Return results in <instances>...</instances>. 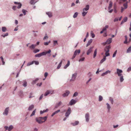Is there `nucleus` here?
<instances>
[{
  "mask_svg": "<svg viewBox=\"0 0 131 131\" xmlns=\"http://www.w3.org/2000/svg\"><path fill=\"white\" fill-rule=\"evenodd\" d=\"M47 118V116H45L43 117H40L39 118H37L36 120L37 122L39 124H41L44 122L46 121Z\"/></svg>",
  "mask_w": 131,
  "mask_h": 131,
  "instance_id": "nucleus-1",
  "label": "nucleus"
},
{
  "mask_svg": "<svg viewBox=\"0 0 131 131\" xmlns=\"http://www.w3.org/2000/svg\"><path fill=\"white\" fill-rule=\"evenodd\" d=\"M34 63L36 65H38L39 64V62L38 61H32L31 62L28 63L27 64V66H29L33 64Z\"/></svg>",
  "mask_w": 131,
  "mask_h": 131,
  "instance_id": "nucleus-2",
  "label": "nucleus"
},
{
  "mask_svg": "<svg viewBox=\"0 0 131 131\" xmlns=\"http://www.w3.org/2000/svg\"><path fill=\"white\" fill-rule=\"evenodd\" d=\"M71 113V109L70 107H69L68 110L66 112L65 116L66 117H68Z\"/></svg>",
  "mask_w": 131,
  "mask_h": 131,
  "instance_id": "nucleus-3",
  "label": "nucleus"
},
{
  "mask_svg": "<svg viewBox=\"0 0 131 131\" xmlns=\"http://www.w3.org/2000/svg\"><path fill=\"white\" fill-rule=\"evenodd\" d=\"M53 91L51 90H47L44 94V96H46L50 94H52L53 93Z\"/></svg>",
  "mask_w": 131,
  "mask_h": 131,
  "instance_id": "nucleus-4",
  "label": "nucleus"
},
{
  "mask_svg": "<svg viewBox=\"0 0 131 131\" xmlns=\"http://www.w3.org/2000/svg\"><path fill=\"white\" fill-rule=\"evenodd\" d=\"M112 38H109L105 42L103 43V44L104 45H105L106 44H109L112 42Z\"/></svg>",
  "mask_w": 131,
  "mask_h": 131,
  "instance_id": "nucleus-5",
  "label": "nucleus"
},
{
  "mask_svg": "<svg viewBox=\"0 0 131 131\" xmlns=\"http://www.w3.org/2000/svg\"><path fill=\"white\" fill-rule=\"evenodd\" d=\"M123 71L119 69H117V73L118 76H121L122 75V74L121 73H122Z\"/></svg>",
  "mask_w": 131,
  "mask_h": 131,
  "instance_id": "nucleus-6",
  "label": "nucleus"
},
{
  "mask_svg": "<svg viewBox=\"0 0 131 131\" xmlns=\"http://www.w3.org/2000/svg\"><path fill=\"white\" fill-rule=\"evenodd\" d=\"M93 47H90L89 49H88L86 52V54L89 55L93 51Z\"/></svg>",
  "mask_w": 131,
  "mask_h": 131,
  "instance_id": "nucleus-7",
  "label": "nucleus"
},
{
  "mask_svg": "<svg viewBox=\"0 0 131 131\" xmlns=\"http://www.w3.org/2000/svg\"><path fill=\"white\" fill-rule=\"evenodd\" d=\"M14 3L15 4L18 5V6H17V8H18L19 9L21 7L22 4L21 3L15 2H14Z\"/></svg>",
  "mask_w": 131,
  "mask_h": 131,
  "instance_id": "nucleus-8",
  "label": "nucleus"
},
{
  "mask_svg": "<svg viewBox=\"0 0 131 131\" xmlns=\"http://www.w3.org/2000/svg\"><path fill=\"white\" fill-rule=\"evenodd\" d=\"M70 93V92L69 91L67 90L66 91L65 93L63 94V97L67 96L69 95Z\"/></svg>",
  "mask_w": 131,
  "mask_h": 131,
  "instance_id": "nucleus-9",
  "label": "nucleus"
},
{
  "mask_svg": "<svg viewBox=\"0 0 131 131\" xmlns=\"http://www.w3.org/2000/svg\"><path fill=\"white\" fill-rule=\"evenodd\" d=\"M111 47L110 45L106 46L104 49L105 51L106 52H109V49Z\"/></svg>",
  "mask_w": 131,
  "mask_h": 131,
  "instance_id": "nucleus-10",
  "label": "nucleus"
},
{
  "mask_svg": "<svg viewBox=\"0 0 131 131\" xmlns=\"http://www.w3.org/2000/svg\"><path fill=\"white\" fill-rule=\"evenodd\" d=\"M77 74L76 73H75L73 74L72 76V78L70 80L71 81H74L76 77Z\"/></svg>",
  "mask_w": 131,
  "mask_h": 131,
  "instance_id": "nucleus-11",
  "label": "nucleus"
},
{
  "mask_svg": "<svg viewBox=\"0 0 131 131\" xmlns=\"http://www.w3.org/2000/svg\"><path fill=\"white\" fill-rule=\"evenodd\" d=\"M9 111V108L7 107L5 110L4 112L3 113V114H5L6 115H7L8 114Z\"/></svg>",
  "mask_w": 131,
  "mask_h": 131,
  "instance_id": "nucleus-12",
  "label": "nucleus"
},
{
  "mask_svg": "<svg viewBox=\"0 0 131 131\" xmlns=\"http://www.w3.org/2000/svg\"><path fill=\"white\" fill-rule=\"evenodd\" d=\"M76 103V101L74 99H72L70 102V104L71 105H72Z\"/></svg>",
  "mask_w": 131,
  "mask_h": 131,
  "instance_id": "nucleus-13",
  "label": "nucleus"
},
{
  "mask_svg": "<svg viewBox=\"0 0 131 131\" xmlns=\"http://www.w3.org/2000/svg\"><path fill=\"white\" fill-rule=\"evenodd\" d=\"M85 118L86 121L87 122H88L89 120V113H87L86 114Z\"/></svg>",
  "mask_w": 131,
  "mask_h": 131,
  "instance_id": "nucleus-14",
  "label": "nucleus"
},
{
  "mask_svg": "<svg viewBox=\"0 0 131 131\" xmlns=\"http://www.w3.org/2000/svg\"><path fill=\"white\" fill-rule=\"evenodd\" d=\"M80 52V50H76L74 52V54H75V56H76L77 54H78Z\"/></svg>",
  "mask_w": 131,
  "mask_h": 131,
  "instance_id": "nucleus-15",
  "label": "nucleus"
},
{
  "mask_svg": "<svg viewBox=\"0 0 131 131\" xmlns=\"http://www.w3.org/2000/svg\"><path fill=\"white\" fill-rule=\"evenodd\" d=\"M127 20V17H126L124 18L121 23V25L123 24L124 22H126Z\"/></svg>",
  "mask_w": 131,
  "mask_h": 131,
  "instance_id": "nucleus-16",
  "label": "nucleus"
},
{
  "mask_svg": "<svg viewBox=\"0 0 131 131\" xmlns=\"http://www.w3.org/2000/svg\"><path fill=\"white\" fill-rule=\"evenodd\" d=\"M111 73V71L109 70H107L105 72L103 73L102 74V76H104L105 75L107 74L108 73Z\"/></svg>",
  "mask_w": 131,
  "mask_h": 131,
  "instance_id": "nucleus-17",
  "label": "nucleus"
},
{
  "mask_svg": "<svg viewBox=\"0 0 131 131\" xmlns=\"http://www.w3.org/2000/svg\"><path fill=\"white\" fill-rule=\"evenodd\" d=\"M89 9V5H86L85 8H84L83 9V11H87Z\"/></svg>",
  "mask_w": 131,
  "mask_h": 131,
  "instance_id": "nucleus-18",
  "label": "nucleus"
},
{
  "mask_svg": "<svg viewBox=\"0 0 131 131\" xmlns=\"http://www.w3.org/2000/svg\"><path fill=\"white\" fill-rule=\"evenodd\" d=\"M61 101L59 102L58 103H57L56 104L55 107L56 108H58V107L61 104Z\"/></svg>",
  "mask_w": 131,
  "mask_h": 131,
  "instance_id": "nucleus-19",
  "label": "nucleus"
},
{
  "mask_svg": "<svg viewBox=\"0 0 131 131\" xmlns=\"http://www.w3.org/2000/svg\"><path fill=\"white\" fill-rule=\"evenodd\" d=\"M92 39H90L88 42V43L86 45V47H88L90 45L92 41Z\"/></svg>",
  "mask_w": 131,
  "mask_h": 131,
  "instance_id": "nucleus-20",
  "label": "nucleus"
},
{
  "mask_svg": "<svg viewBox=\"0 0 131 131\" xmlns=\"http://www.w3.org/2000/svg\"><path fill=\"white\" fill-rule=\"evenodd\" d=\"M113 3L112 1H110V4L108 7V9L110 10L112 7V6Z\"/></svg>",
  "mask_w": 131,
  "mask_h": 131,
  "instance_id": "nucleus-21",
  "label": "nucleus"
},
{
  "mask_svg": "<svg viewBox=\"0 0 131 131\" xmlns=\"http://www.w3.org/2000/svg\"><path fill=\"white\" fill-rule=\"evenodd\" d=\"M70 61L68 60V63L67 64H66L64 67V69H66L70 65Z\"/></svg>",
  "mask_w": 131,
  "mask_h": 131,
  "instance_id": "nucleus-22",
  "label": "nucleus"
},
{
  "mask_svg": "<svg viewBox=\"0 0 131 131\" xmlns=\"http://www.w3.org/2000/svg\"><path fill=\"white\" fill-rule=\"evenodd\" d=\"M37 2V1H35V0H31L30 3L31 5H34Z\"/></svg>",
  "mask_w": 131,
  "mask_h": 131,
  "instance_id": "nucleus-23",
  "label": "nucleus"
},
{
  "mask_svg": "<svg viewBox=\"0 0 131 131\" xmlns=\"http://www.w3.org/2000/svg\"><path fill=\"white\" fill-rule=\"evenodd\" d=\"M60 111V110H58L56 111L54 113H53L51 115L52 116H53L54 115L56 114H57L58 113H59Z\"/></svg>",
  "mask_w": 131,
  "mask_h": 131,
  "instance_id": "nucleus-24",
  "label": "nucleus"
},
{
  "mask_svg": "<svg viewBox=\"0 0 131 131\" xmlns=\"http://www.w3.org/2000/svg\"><path fill=\"white\" fill-rule=\"evenodd\" d=\"M97 52V49H96L94 51L93 54V58H94L96 56Z\"/></svg>",
  "mask_w": 131,
  "mask_h": 131,
  "instance_id": "nucleus-25",
  "label": "nucleus"
},
{
  "mask_svg": "<svg viewBox=\"0 0 131 131\" xmlns=\"http://www.w3.org/2000/svg\"><path fill=\"white\" fill-rule=\"evenodd\" d=\"M79 123V121H76L75 122V123H72L71 124L73 126H75L78 124Z\"/></svg>",
  "mask_w": 131,
  "mask_h": 131,
  "instance_id": "nucleus-26",
  "label": "nucleus"
},
{
  "mask_svg": "<svg viewBox=\"0 0 131 131\" xmlns=\"http://www.w3.org/2000/svg\"><path fill=\"white\" fill-rule=\"evenodd\" d=\"M62 61L61 60V61H60V62L59 64H58V66L57 67V69H59L61 67V66L62 64Z\"/></svg>",
  "mask_w": 131,
  "mask_h": 131,
  "instance_id": "nucleus-27",
  "label": "nucleus"
},
{
  "mask_svg": "<svg viewBox=\"0 0 131 131\" xmlns=\"http://www.w3.org/2000/svg\"><path fill=\"white\" fill-rule=\"evenodd\" d=\"M48 111V109H47L46 110H44L43 111H40V114H42L44 113L47 112Z\"/></svg>",
  "mask_w": 131,
  "mask_h": 131,
  "instance_id": "nucleus-28",
  "label": "nucleus"
},
{
  "mask_svg": "<svg viewBox=\"0 0 131 131\" xmlns=\"http://www.w3.org/2000/svg\"><path fill=\"white\" fill-rule=\"evenodd\" d=\"M106 59V57L104 56L103 57V58L101 61L100 62V63H102L104 61H105Z\"/></svg>",
  "mask_w": 131,
  "mask_h": 131,
  "instance_id": "nucleus-29",
  "label": "nucleus"
},
{
  "mask_svg": "<svg viewBox=\"0 0 131 131\" xmlns=\"http://www.w3.org/2000/svg\"><path fill=\"white\" fill-rule=\"evenodd\" d=\"M34 108V105H31L29 106V107L28 108L29 110H31L32 109Z\"/></svg>",
  "mask_w": 131,
  "mask_h": 131,
  "instance_id": "nucleus-30",
  "label": "nucleus"
},
{
  "mask_svg": "<svg viewBox=\"0 0 131 131\" xmlns=\"http://www.w3.org/2000/svg\"><path fill=\"white\" fill-rule=\"evenodd\" d=\"M36 46V45H32L31 46L29 47V48L30 49H34L35 48Z\"/></svg>",
  "mask_w": 131,
  "mask_h": 131,
  "instance_id": "nucleus-31",
  "label": "nucleus"
},
{
  "mask_svg": "<svg viewBox=\"0 0 131 131\" xmlns=\"http://www.w3.org/2000/svg\"><path fill=\"white\" fill-rule=\"evenodd\" d=\"M6 28L5 27H2V30L3 32H5L6 31Z\"/></svg>",
  "mask_w": 131,
  "mask_h": 131,
  "instance_id": "nucleus-32",
  "label": "nucleus"
},
{
  "mask_svg": "<svg viewBox=\"0 0 131 131\" xmlns=\"http://www.w3.org/2000/svg\"><path fill=\"white\" fill-rule=\"evenodd\" d=\"M91 35L92 37V38H94L95 37V35L93 33V31H91Z\"/></svg>",
  "mask_w": 131,
  "mask_h": 131,
  "instance_id": "nucleus-33",
  "label": "nucleus"
},
{
  "mask_svg": "<svg viewBox=\"0 0 131 131\" xmlns=\"http://www.w3.org/2000/svg\"><path fill=\"white\" fill-rule=\"evenodd\" d=\"M36 110L35 109L32 112V114L30 115V116L31 117L33 115H34L35 114V113L36 112Z\"/></svg>",
  "mask_w": 131,
  "mask_h": 131,
  "instance_id": "nucleus-34",
  "label": "nucleus"
},
{
  "mask_svg": "<svg viewBox=\"0 0 131 131\" xmlns=\"http://www.w3.org/2000/svg\"><path fill=\"white\" fill-rule=\"evenodd\" d=\"M46 14L49 16V17H50L52 16V15L51 13L48 12L46 13Z\"/></svg>",
  "mask_w": 131,
  "mask_h": 131,
  "instance_id": "nucleus-35",
  "label": "nucleus"
},
{
  "mask_svg": "<svg viewBox=\"0 0 131 131\" xmlns=\"http://www.w3.org/2000/svg\"><path fill=\"white\" fill-rule=\"evenodd\" d=\"M108 25H106L105 26V27H104L103 29V31H105L106 30V29L108 28Z\"/></svg>",
  "mask_w": 131,
  "mask_h": 131,
  "instance_id": "nucleus-36",
  "label": "nucleus"
},
{
  "mask_svg": "<svg viewBox=\"0 0 131 131\" xmlns=\"http://www.w3.org/2000/svg\"><path fill=\"white\" fill-rule=\"evenodd\" d=\"M125 41L124 42V43H125V44H126L127 43V36H125Z\"/></svg>",
  "mask_w": 131,
  "mask_h": 131,
  "instance_id": "nucleus-37",
  "label": "nucleus"
},
{
  "mask_svg": "<svg viewBox=\"0 0 131 131\" xmlns=\"http://www.w3.org/2000/svg\"><path fill=\"white\" fill-rule=\"evenodd\" d=\"M123 6L125 9H126L127 7V2H126L125 3L123 4Z\"/></svg>",
  "mask_w": 131,
  "mask_h": 131,
  "instance_id": "nucleus-38",
  "label": "nucleus"
},
{
  "mask_svg": "<svg viewBox=\"0 0 131 131\" xmlns=\"http://www.w3.org/2000/svg\"><path fill=\"white\" fill-rule=\"evenodd\" d=\"M38 78L36 79L35 80H34L32 82V84H34L38 80Z\"/></svg>",
  "mask_w": 131,
  "mask_h": 131,
  "instance_id": "nucleus-39",
  "label": "nucleus"
},
{
  "mask_svg": "<svg viewBox=\"0 0 131 131\" xmlns=\"http://www.w3.org/2000/svg\"><path fill=\"white\" fill-rule=\"evenodd\" d=\"M131 51V46H130L127 49V53L130 52Z\"/></svg>",
  "mask_w": 131,
  "mask_h": 131,
  "instance_id": "nucleus-40",
  "label": "nucleus"
},
{
  "mask_svg": "<svg viewBox=\"0 0 131 131\" xmlns=\"http://www.w3.org/2000/svg\"><path fill=\"white\" fill-rule=\"evenodd\" d=\"M13 128V127L12 125L10 126L8 128V131H10Z\"/></svg>",
  "mask_w": 131,
  "mask_h": 131,
  "instance_id": "nucleus-41",
  "label": "nucleus"
},
{
  "mask_svg": "<svg viewBox=\"0 0 131 131\" xmlns=\"http://www.w3.org/2000/svg\"><path fill=\"white\" fill-rule=\"evenodd\" d=\"M87 12H85V11H83V12L82 13V15L83 16H84L86 15Z\"/></svg>",
  "mask_w": 131,
  "mask_h": 131,
  "instance_id": "nucleus-42",
  "label": "nucleus"
},
{
  "mask_svg": "<svg viewBox=\"0 0 131 131\" xmlns=\"http://www.w3.org/2000/svg\"><path fill=\"white\" fill-rule=\"evenodd\" d=\"M78 14V13H77V12L75 13H74V14L73 15V17L74 18H75L77 16Z\"/></svg>",
  "mask_w": 131,
  "mask_h": 131,
  "instance_id": "nucleus-43",
  "label": "nucleus"
},
{
  "mask_svg": "<svg viewBox=\"0 0 131 131\" xmlns=\"http://www.w3.org/2000/svg\"><path fill=\"white\" fill-rule=\"evenodd\" d=\"M27 82L25 81H24L23 82V85L24 87H26L27 86Z\"/></svg>",
  "mask_w": 131,
  "mask_h": 131,
  "instance_id": "nucleus-44",
  "label": "nucleus"
},
{
  "mask_svg": "<svg viewBox=\"0 0 131 131\" xmlns=\"http://www.w3.org/2000/svg\"><path fill=\"white\" fill-rule=\"evenodd\" d=\"M103 97L101 95H100L99 96V101H101L103 100Z\"/></svg>",
  "mask_w": 131,
  "mask_h": 131,
  "instance_id": "nucleus-45",
  "label": "nucleus"
},
{
  "mask_svg": "<svg viewBox=\"0 0 131 131\" xmlns=\"http://www.w3.org/2000/svg\"><path fill=\"white\" fill-rule=\"evenodd\" d=\"M41 56V53L37 54L35 55V57H40Z\"/></svg>",
  "mask_w": 131,
  "mask_h": 131,
  "instance_id": "nucleus-46",
  "label": "nucleus"
},
{
  "mask_svg": "<svg viewBox=\"0 0 131 131\" xmlns=\"http://www.w3.org/2000/svg\"><path fill=\"white\" fill-rule=\"evenodd\" d=\"M105 56H104L106 57L110 56V54L109 52H105Z\"/></svg>",
  "mask_w": 131,
  "mask_h": 131,
  "instance_id": "nucleus-47",
  "label": "nucleus"
},
{
  "mask_svg": "<svg viewBox=\"0 0 131 131\" xmlns=\"http://www.w3.org/2000/svg\"><path fill=\"white\" fill-rule=\"evenodd\" d=\"M85 59L84 57H83L80 59L79 60V61L80 62L81 61H83Z\"/></svg>",
  "mask_w": 131,
  "mask_h": 131,
  "instance_id": "nucleus-48",
  "label": "nucleus"
},
{
  "mask_svg": "<svg viewBox=\"0 0 131 131\" xmlns=\"http://www.w3.org/2000/svg\"><path fill=\"white\" fill-rule=\"evenodd\" d=\"M106 104L107 105V108L108 110V111H109V110H110V108H111V107H110V105H109V104L108 103H106Z\"/></svg>",
  "mask_w": 131,
  "mask_h": 131,
  "instance_id": "nucleus-49",
  "label": "nucleus"
},
{
  "mask_svg": "<svg viewBox=\"0 0 131 131\" xmlns=\"http://www.w3.org/2000/svg\"><path fill=\"white\" fill-rule=\"evenodd\" d=\"M78 95V93L77 92H75L73 96L75 97Z\"/></svg>",
  "mask_w": 131,
  "mask_h": 131,
  "instance_id": "nucleus-50",
  "label": "nucleus"
},
{
  "mask_svg": "<svg viewBox=\"0 0 131 131\" xmlns=\"http://www.w3.org/2000/svg\"><path fill=\"white\" fill-rule=\"evenodd\" d=\"M110 101L111 103L112 104H113V99L112 97H110Z\"/></svg>",
  "mask_w": 131,
  "mask_h": 131,
  "instance_id": "nucleus-51",
  "label": "nucleus"
},
{
  "mask_svg": "<svg viewBox=\"0 0 131 131\" xmlns=\"http://www.w3.org/2000/svg\"><path fill=\"white\" fill-rule=\"evenodd\" d=\"M8 35V34L7 33H6L4 35H1V36L3 37H5V36H7Z\"/></svg>",
  "mask_w": 131,
  "mask_h": 131,
  "instance_id": "nucleus-52",
  "label": "nucleus"
},
{
  "mask_svg": "<svg viewBox=\"0 0 131 131\" xmlns=\"http://www.w3.org/2000/svg\"><path fill=\"white\" fill-rule=\"evenodd\" d=\"M124 80V79L123 78V76H121V77L120 78V81L121 82H122Z\"/></svg>",
  "mask_w": 131,
  "mask_h": 131,
  "instance_id": "nucleus-53",
  "label": "nucleus"
},
{
  "mask_svg": "<svg viewBox=\"0 0 131 131\" xmlns=\"http://www.w3.org/2000/svg\"><path fill=\"white\" fill-rule=\"evenodd\" d=\"M39 51V50L38 49H35L34 50V52L35 53H36L37 52H38Z\"/></svg>",
  "mask_w": 131,
  "mask_h": 131,
  "instance_id": "nucleus-54",
  "label": "nucleus"
},
{
  "mask_svg": "<svg viewBox=\"0 0 131 131\" xmlns=\"http://www.w3.org/2000/svg\"><path fill=\"white\" fill-rule=\"evenodd\" d=\"M117 50H116L114 52V54H113V57H114L115 56L116 54V53H117Z\"/></svg>",
  "mask_w": 131,
  "mask_h": 131,
  "instance_id": "nucleus-55",
  "label": "nucleus"
},
{
  "mask_svg": "<svg viewBox=\"0 0 131 131\" xmlns=\"http://www.w3.org/2000/svg\"><path fill=\"white\" fill-rule=\"evenodd\" d=\"M58 42L57 41H53V44L54 46H55L56 45H57Z\"/></svg>",
  "mask_w": 131,
  "mask_h": 131,
  "instance_id": "nucleus-56",
  "label": "nucleus"
},
{
  "mask_svg": "<svg viewBox=\"0 0 131 131\" xmlns=\"http://www.w3.org/2000/svg\"><path fill=\"white\" fill-rule=\"evenodd\" d=\"M41 56L43 55H45L46 54V52H41Z\"/></svg>",
  "mask_w": 131,
  "mask_h": 131,
  "instance_id": "nucleus-57",
  "label": "nucleus"
},
{
  "mask_svg": "<svg viewBox=\"0 0 131 131\" xmlns=\"http://www.w3.org/2000/svg\"><path fill=\"white\" fill-rule=\"evenodd\" d=\"M22 11L24 15H25L26 14V11L25 9H23L22 10Z\"/></svg>",
  "mask_w": 131,
  "mask_h": 131,
  "instance_id": "nucleus-58",
  "label": "nucleus"
},
{
  "mask_svg": "<svg viewBox=\"0 0 131 131\" xmlns=\"http://www.w3.org/2000/svg\"><path fill=\"white\" fill-rule=\"evenodd\" d=\"M50 41H49V42H45L44 43V44L45 45H48L50 43Z\"/></svg>",
  "mask_w": 131,
  "mask_h": 131,
  "instance_id": "nucleus-59",
  "label": "nucleus"
},
{
  "mask_svg": "<svg viewBox=\"0 0 131 131\" xmlns=\"http://www.w3.org/2000/svg\"><path fill=\"white\" fill-rule=\"evenodd\" d=\"M30 96H29V98H30L32 97H33L34 96H32V93H30Z\"/></svg>",
  "mask_w": 131,
  "mask_h": 131,
  "instance_id": "nucleus-60",
  "label": "nucleus"
},
{
  "mask_svg": "<svg viewBox=\"0 0 131 131\" xmlns=\"http://www.w3.org/2000/svg\"><path fill=\"white\" fill-rule=\"evenodd\" d=\"M48 75V73L47 72H45L44 74V76L45 78H46Z\"/></svg>",
  "mask_w": 131,
  "mask_h": 131,
  "instance_id": "nucleus-61",
  "label": "nucleus"
},
{
  "mask_svg": "<svg viewBox=\"0 0 131 131\" xmlns=\"http://www.w3.org/2000/svg\"><path fill=\"white\" fill-rule=\"evenodd\" d=\"M16 6H14L13 7L12 9L13 10H16Z\"/></svg>",
  "mask_w": 131,
  "mask_h": 131,
  "instance_id": "nucleus-62",
  "label": "nucleus"
},
{
  "mask_svg": "<svg viewBox=\"0 0 131 131\" xmlns=\"http://www.w3.org/2000/svg\"><path fill=\"white\" fill-rule=\"evenodd\" d=\"M118 20V18H116L114 19V22H115L116 21H117Z\"/></svg>",
  "mask_w": 131,
  "mask_h": 131,
  "instance_id": "nucleus-63",
  "label": "nucleus"
},
{
  "mask_svg": "<svg viewBox=\"0 0 131 131\" xmlns=\"http://www.w3.org/2000/svg\"><path fill=\"white\" fill-rule=\"evenodd\" d=\"M130 71H131V67H129L127 70L128 72H129Z\"/></svg>",
  "mask_w": 131,
  "mask_h": 131,
  "instance_id": "nucleus-64",
  "label": "nucleus"
}]
</instances>
